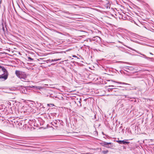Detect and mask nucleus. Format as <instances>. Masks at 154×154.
Returning <instances> with one entry per match:
<instances>
[{"label":"nucleus","instance_id":"obj_1","mask_svg":"<svg viewBox=\"0 0 154 154\" xmlns=\"http://www.w3.org/2000/svg\"><path fill=\"white\" fill-rule=\"evenodd\" d=\"M131 90L130 88L122 87L119 86L118 88H108V91L112 92L111 94L116 96H122L128 98V96L130 94L128 92L126 91H129Z\"/></svg>","mask_w":154,"mask_h":154},{"label":"nucleus","instance_id":"obj_2","mask_svg":"<svg viewBox=\"0 0 154 154\" xmlns=\"http://www.w3.org/2000/svg\"><path fill=\"white\" fill-rule=\"evenodd\" d=\"M15 74L20 79L24 78L26 76L25 72H22L19 70H16Z\"/></svg>","mask_w":154,"mask_h":154},{"label":"nucleus","instance_id":"obj_3","mask_svg":"<svg viewBox=\"0 0 154 154\" xmlns=\"http://www.w3.org/2000/svg\"><path fill=\"white\" fill-rule=\"evenodd\" d=\"M91 42H94V43H98L101 41L100 38L98 36H95L90 39Z\"/></svg>","mask_w":154,"mask_h":154},{"label":"nucleus","instance_id":"obj_4","mask_svg":"<svg viewBox=\"0 0 154 154\" xmlns=\"http://www.w3.org/2000/svg\"><path fill=\"white\" fill-rule=\"evenodd\" d=\"M0 66L1 67H0V69H2V71L4 72L3 74H2V75H7V77H8V73L7 70L4 67L0 65Z\"/></svg>","mask_w":154,"mask_h":154},{"label":"nucleus","instance_id":"obj_5","mask_svg":"<svg viewBox=\"0 0 154 154\" xmlns=\"http://www.w3.org/2000/svg\"><path fill=\"white\" fill-rule=\"evenodd\" d=\"M117 142L119 144L125 145L128 144L130 143L129 142L125 141V140H118Z\"/></svg>","mask_w":154,"mask_h":154},{"label":"nucleus","instance_id":"obj_6","mask_svg":"<svg viewBox=\"0 0 154 154\" xmlns=\"http://www.w3.org/2000/svg\"><path fill=\"white\" fill-rule=\"evenodd\" d=\"M61 60V59H52V60L48 59V60H47L46 61L43 60V62L46 61V62L47 63H48L49 62H54V61H57L58 60Z\"/></svg>","mask_w":154,"mask_h":154},{"label":"nucleus","instance_id":"obj_7","mask_svg":"<svg viewBox=\"0 0 154 154\" xmlns=\"http://www.w3.org/2000/svg\"><path fill=\"white\" fill-rule=\"evenodd\" d=\"M28 89L26 88H24L23 89L21 90V92H22L23 93H24V94H28Z\"/></svg>","mask_w":154,"mask_h":154},{"label":"nucleus","instance_id":"obj_8","mask_svg":"<svg viewBox=\"0 0 154 154\" xmlns=\"http://www.w3.org/2000/svg\"><path fill=\"white\" fill-rule=\"evenodd\" d=\"M8 77H7V75H1L0 76V80L1 81H5L6 80Z\"/></svg>","mask_w":154,"mask_h":154},{"label":"nucleus","instance_id":"obj_9","mask_svg":"<svg viewBox=\"0 0 154 154\" xmlns=\"http://www.w3.org/2000/svg\"><path fill=\"white\" fill-rule=\"evenodd\" d=\"M3 121H4L3 123L5 124V125H6L8 123V122L5 120L4 121V118L0 115V122H2Z\"/></svg>","mask_w":154,"mask_h":154},{"label":"nucleus","instance_id":"obj_10","mask_svg":"<svg viewBox=\"0 0 154 154\" xmlns=\"http://www.w3.org/2000/svg\"><path fill=\"white\" fill-rule=\"evenodd\" d=\"M101 145L103 146H105L106 145H107V144H111V143H107L105 141H103L102 143H100Z\"/></svg>","mask_w":154,"mask_h":154},{"label":"nucleus","instance_id":"obj_11","mask_svg":"<svg viewBox=\"0 0 154 154\" xmlns=\"http://www.w3.org/2000/svg\"><path fill=\"white\" fill-rule=\"evenodd\" d=\"M111 144H107L106 145L105 147H107V148L112 149L113 146V143H111Z\"/></svg>","mask_w":154,"mask_h":154},{"label":"nucleus","instance_id":"obj_12","mask_svg":"<svg viewBox=\"0 0 154 154\" xmlns=\"http://www.w3.org/2000/svg\"><path fill=\"white\" fill-rule=\"evenodd\" d=\"M109 152V151L107 150H102L101 151L102 154H107Z\"/></svg>","mask_w":154,"mask_h":154},{"label":"nucleus","instance_id":"obj_13","mask_svg":"<svg viewBox=\"0 0 154 154\" xmlns=\"http://www.w3.org/2000/svg\"><path fill=\"white\" fill-rule=\"evenodd\" d=\"M58 121L60 122H63L62 121H61L60 120H58V121L55 120V121L54 122V123H55L56 125H57V123H59L58 122Z\"/></svg>","mask_w":154,"mask_h":154},{"label":"nucleus","instance_id":"obj_14","mask_svg":"<svg viewBox=\"0 0 154 154\" xmlns=\"http://www.w3.org/2000/svg\"><path fill=\"white\" fill-rule=\"evenodd\" d=\"M143 56H144L145 58H146V59H147V60H149V59H152V58H150V57H147L144 54H143Z\"/></svg>","mask_w":154,"mask_h":154},{"label":"nucleus","instance_id":"obj_15","mask_svg":"<svg viewBox=\"0 0 154 154\" xmlns=\"http://www.w3.org/2000/svg\"><path fill=\"white\" fill-rule=\"evenodd\" d=\"M110 4L109 3V2H107L106 4V8H110Z\"/></svg>","mask_w":154,"mask_h":154},{"label":"nucleus","instance_id":"obj_16","mask_svg":"<svg viewBox=\"0 0 154 154\" xmlns=\"http://www.w3.org/2000/svg\"><path fill=\"white\" fill-rule=\"evenodd\" d=\"M116 82L120 84H124V85H130L129 84H128L126 83L125 82Z\"/></svg>","mask_w":154,"mask_h":154},{"label":"nucleus","instance_id":"obj_17","mask_svg":"<svg viewBox=\"0 0 154 154\" xmlns=\"http://www.w3.org/2000/svg\"><path fill=\"white\" fill-rule=\"evenodd\" d=\"M1 26V27H2V29L3 30V31L5 32V29L4 27V25H3V23H2Z\"/></svg>","mask_w":154,"mask_h":154},{"label":"nucleus","instance_id":"obj_18","mask_svg":"<svg viewBox=\"0 0 154 154\" xmlns=\"http://www.w3.org/2000/svg\"><path fill=\"white\" fill-rule=\"evenodd\" d=\"M48 106H53L54 105L53 104H47Z\"/></svg>","mask_w":154,"mask_h":154},{"label":"nucleus","instance_id":"obj_19","mask_svg":"<svg viewBox=\"0 0 154 154\" xmlns=\"http://www.w3.org/2000/svg\"><path fill=\"white\" fill-rule=\"evenodd\" d=\"M28 59L30 61H31L33 60H34L32 58H31L30 57H28Z\"/></svg>","mask_w":154,"mask_h":154},{"label":"nucleus","instance_id":"obj_20","mask_svg":"<svg viewBox=\"0 0 154 154\" xmlns=\"http://www.w3.org/2000/svg\"><path fill=\"white\" fill-rule=\"evenodd\" d=\"M63 12L65 13H66L67 14H70L69 12H68V11H63Z\"/></svg>","mask_w":154,"mask_h":154},{"label":"nucleus","instance_id":"obj_21","mask_svg":"<svg viewBox=\"0 0 154 154\" xmlns=\"http://www.w3.org/2000/svg\"><path fill=\"white\" fill-rule=\"evenodd\" d=\"M129 49H131V50H133V51H136V50L134 49H132V48L130 47H127Z\"/></svg>","mask_w":154,"mask_h":154},{"label":"nucleus","instance_id":"obj_22","mask_svg":"<svg viewBox=\"0 0 154 154\" xmlns=\"http://www.w3.org/2000/svg\"><path fill=\"white\" fill-rule=\"evenodd\" d=\"M130 19L131 20V22H134L135 23H136L134 21V20H132V19Z\"/></svg>","mask_w":154,"mask_h":154},{"label":"nucleus","instance_id":"obj_23","mask_svg":"<svg viewBox=\"0 0 154 154\" xmlns=\"http://www.w3.org/2000/svg\"><path fill=\"white\" fill-rule=\"evenodd\" d=\"M43 58H40L39 59H38V61H40V60H43Z\"/></svg>","mask_w":154,"mask_h":154},{"label":"nucleus","instance_id":"obj_24","mask_svg":"<svg viewBox=\"0 0 154 154\" xmlns=\"http://www.w3.org/2000/svg\"><path fill=\"white\" fill-rule=\"evenodd\" d=\"M56 63H51V65H54Z\"/></svg>","mask_w":154,"mask_h":154},{"label":"nucleus","instance_id":"obj_25","mask_svg":"<svg viewBox=\"0 0 154 154\" xmlns=\"http://www.w3.org/2000/svg\"><path fill=\"white\" fill-rule=\"evenodd\" d=\"M87 99H85L84 100L85 101H87Z\"/></svg>","mask_w":154,"mask_h":154},{"label":"nucleus","instance_id":"obj_26","mask_svg":"<svg viewBox=\"0 0 154 154\" xmlns=\"http://www.w3.org/2000/svg\"><path fill=\"white\" fill-rule=\"evenodd\" d=\"M150 54L151 55H153V54L152 53L150 52Z\"/></svg>","mask_w":154,"mask_h":154},{"label":"nucleus","instance_id":"obj_27","mask_svg":"<svg viewBox=\"0 0 154 154\" xmlns=\"http://www.w3.org/2000/svg\"><path fill=\"white\" fill-rule=\"evenodd\" d=\"M109 87H114V86H113V85H112V86H109Z\"/></svg>","mask_w":154,"mask_h":154},{"label":"nucleus","instance_id":"obj_28","mask_svg":"<svg viewBox=\"0 0 154 154\" xmlns=\"http://www.w3.org/2000/svg\"><path fill=\"white\" fill-rule=\"evenodd\" d=\"M43 63H42V62H40V64H42Z\"/></svg>","mask_w":154,"mask_h":154},{"label":"nucleus","instance_id":"obj_29","mask_svg":"<svg viewBox=\"0 0 154 154\" xmlns=\"http://www.w3.org/2000/svg\"><path fill=\"white\" fill-rule=\"evenodd\" d=\"M79 103L80 104H81V103L80 101H79ZM80 106H81V104H80Z\"/></svg>","mask_w":154,"mask_h":154},{"label":"nucleus","instance_id":"obj_30","mask_svg":"<svg viewBox=\"0 0 154 154\" xmlns=\"http://www.w3.org/2000/svg\"><path fill=\"white\" fill-rule=\"evenodd\" d=\"M73 57H76V56L75 55H73Z\"/></svg>","mask_w":154,"mask_h":154},{"label":"nucleus","instance_id":"obj_31","mask_svg":"<svg viewBox=\"0 0 154 154\" xmlns=\"http://www.w3.org/2000/svg\"><path fill=\"white\" fill-rule=\"evenodd\" d=\"M102 134H103V135H104V134L103 133V132H102Z\"/></svg>","mask_w":154,"mask_h":154},{"label":"nucleus","instance_id":"obj_32","mask_svg":"<svg viewBox=\"0 0 154 154\" xmlns=\"http://www.w3.org/2000/svg\"><path fill=\"white\" fill-rule=\"evenodd\" d=\"M119 43H121V42H120V41H119Z\"/></svg>","mask_w":154,"mask_h":154},{"label":"nucleus","instance_id":"obj_33","mask_svg":"<svg viewBox=\"0 0 154 154\" xmlns=\"http://www.w3.org/2000/svg\"><path fill=\"white\" fill-rule=\"evenodd\" d=\"M0 67H1L0 66Z\"/></svg>","mask_w":154,"mask_h":154}]
</instances>
